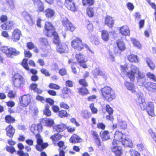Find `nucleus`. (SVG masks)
I'll use <instances>...</instances> for the list:
<instances>
[{"label": "nucleus", "instance_id": "f257e3e1", "mask_svg": "<svg viewBox=\"0 0 156 156\" xmlns=\"http://www.w3.org/2000/svg\"><path fill=\"white\" fill-rule=\"evenodd\" d=\"M42 127L40 124L36 125L33 124L30 127L31 131L34 134L36 135V138L37 140V144L36 145V148L37 150L41 151L45 148L48 146L47 143H43L42 139L38 134L40 131L41 130Z\"/></svg>", "mask_w": 156, "mask_h": 156}, {"label": "nucleus", "instance_id": "f03ea898", "mask_svg": "<svg viewBox=\"0 0 156 156\" xmlns=\"http://www.w3.org/2000/svg\"><path fill=\"white\" fill-rule=\"evenodd\" d=\"M115 139L113 140L112 146V150L117 156L121 155L122 153V148L118 146L117 141L122 143L126 139V135L122 133L119 131L115 132L114 134Z\"/></svg>", "mask_w": 156, "mask_h": 156}, {"label": "nucleus", "instance_id": "7ed1b4c3", "mask_svg": "<svg viewBox=\"0 0 156 156\" xmlns=\"http://www.w3.org/2000/svg\"><path fill=\"white\" fill-rule=\"evenodd\" d=\"M44 28L45 30L44 31V34L50 37L52 36H54L53 43L58 45L60 44L59 37L57 33L55 31V29L52 25L49 22H46Z\"/></svg>", "mask_w": 156, "mask_h": 156}, {"label": "nucleus", "instance_id": "20e7f679", "mask_svg": "<svg viewBox=\"0 0 156 156\" xmlns=\"http://www.w3.org/2000/svg\"><path fill=\"white\" fill-rule=\"evenodd\" d=\"M100 91L101 95L105 100L111 101L115 98V93L112 91V89L110 87H105L101 89Z\"/></svg>", "mask_w": 156, "mask_h": 156}, {"label": "nucleus", "instance_id": "39448f33", "mask_svg": "<svg viewBox=\"0 0 156 156\" xmlns=\"http://www.w3.org/2000/svg\"><path fill=\"white\" fill-rule=\"evenodd\" d=\"M120 67L122 72L124 73H126V76L129 78L131 81H134L135 74L138 75L140 72L138 68L133 65L131 66L130 71L127 72H126L127 69L126 66H121Z\"/></svg>", "mask_w": 156, "mask_h": 156}, {"label": "nucleus", "instance_id": "423d86ee", "mask_svg": "<svg viewBox=\"0 0 156 156\" xmlns=\"http://www.w3.org/2000/svg\"><path fill=\"white\" fill-rule=\"evenodd\" d=\"M13 86L16 87L22 86L25 83V80L23 77L18 73L15 74L12 77Z\"/></svg>", "mask_w": 156, "mask_h": 156}, {"label": "nucleus", "instance_id": "0eeeda50", "mask_svg": "<svg viewBox=\"0 0 156 156\" xmlns=\"http://www.w3.org/2000/svg\"><path fill=\"white\" fill-rule=\"evenodd\" d=\"M85 45L83 44L82 40L80 38L76 37L71 42L72 47L78 51L82 50L84 48Z\"/></svg>", "mask_w": 156, "mask_h": 156}, {"label": "nucleus", "instance_id": "6e6552de", "mask_svg": "<svg viewBox=\"0 0 156 156\" xmlns=\"http://www.w3.org/2000/svg\"><path fill=\"white\" fill-rule=\"evenodd\" d=\"M62 22L64 27L67 30L73 31L75 29V27L66 17L62 18Z\"/></svg>", "mask_w": 156, "mask_h": 156}, {"label": "nucleus", "instance_id": "1a4fd4ad", "mask_svg": "<svg viewBox=\"0 0 156 156\" xmlns=\"http://www.w3.org/2000/svg\"><path fill=\"white\" fill-rule=\"evenodd\" d=\"M138 97L136 99V101L139 105L140 109L142 110H144L146 109L147 104L145 102L144 99L143 98V94L140 92L138 94L136 93Z\"/></svg>", "mask_w": 156, "mask_h": 156}, {"label": "nucleus", "instance_id": "9d476101", "mask_svg": "<svg viewBox=\"0 0 156 156\" xmlns=\"http://www.w3.org/2000/svg\"><path fill=\"white\" fill-rule=\"evenodd\" d=\"M116 43L117 48H115L114 51L116 54H120L122 51H124L126 49V45L122 40L120 39H119L116 41Z\"/></svg>", "mask_w": 156, "mask_h": 156}, {"label": "nucleus", "instance_id": "9b49d317", "mask_svg": "<svg viewBox=\"0 0 156 156\" xmlns=\"http://www.w3.org/2000/svg\"><path fill=\"white\" fill-rule=\"evenodd\" d=\"M19 100L20 104L22 106H26L30 101V95L29 94L24 95L20 98Z\"/></svg>", "mask_w": 156, "mask_h": 156}, {"label": "nucleus", "instance_id": "f8f14e48", "mask_svg": "<svg viewBox=\"0 0 156 156\" xmlns=\"http://www.w3.org/2000/svg\"><path fill=\"white\" fill-rule=\"evenodd\" d=\"M85 57V56L84 55L80 53L77 54L76 56V58L77 61L80 63V66L84 68L87 67L85 63L87 60Z\"/></svg>", "mask_w": 156, "mask_h": 156}, {"label": "nucleus", "instance_id": "ddd939ff", "mask_svg": "<svg viewBox=\"0 0 156 156\" xmlns=\"http://www.w3.org/2000/svg\"><path fill=\"white\" fill-rule=\"evenodd\" d=\"M92 73L95 78H97L99 75L101 76L105 79H106L108 77L106 75L105 72L104 71H101L99 67L96 68L94 70L92 71Z\"/></svg>", "mask_w": 156, "mask_h": 156}, {"label": "nucleus", "instance_id": "4468645a", "mask_svg": "<svg viewBox=\"0 0 156 156\" xmlns=\"http://www.w3.org/2000/svg\"><path fill=\"white\" fill-rule=\"evenodd\" d=\"M137 78L138 85L140 86H144V84L146 81V78L144 74L140 72L137 76Z\"/></svg>", "mask_w": 156, "mask_h": 156}, {"label": "nucleus", "instance_id": "2eb2a0df", "mask_svg": "<svg viewBox=\"0 0 156 156\" xmlns=\"http://www.w3.org/2000/svg\"><path fill=\"white\" fill-rule=\"evenodd\" d=\"M147 111L149 115L154 116L155 114L154 112V105L152 102L149 101L147 104Z\"/></svg>", "mask_w": 156, "mask_h": 156}, {"label": "nucleus", "instance_id": "dca6fc26", "mask_svg": "<svg viewBox=\"0 0 156 156\" xmlns=\"http://www.w3.org/2000/svg\"><path fill=\"white\" fill-rule=\"evenodd\" d=\"M21 32L18 29H15L12 35L11 39L14 42H16L20 40Z\"/></svg>", "mask_w": 156, "mask_h": 156}, {"label": "nucleus", "instance_id": "f3484780", "mask_svg": "<svg viewBox=\"0 0 156 156\" xmlns=\"http://www.w3.org/2000/svg\"><path fill=\"white\" fill-rule=\"evenodd\" d=\"M126 88L132 93H136V87L133 83L126 81L124 83Z\"/></svg>", "mask_w": 156, "mask_h": 156}, {"label": "nucleus", "instance_id": "a211bd4d", "mask_svg": "<svg viewBox=\"0 0 156 156\" xmlns=\"http://www.w3.org/2000/svg\"><path fill=\"white\" fill-rule=\"evenodd\" d=\"M144 87L150 91L156 92V83L149 82L144 85Z\"/></svg>", "mask_w": 156, "mask_h": 156}, {"label": "nucleus", "instance_id": "6ab92c4d", "mask_svg": "<svg viewBox=\"0 0 156 156\" xmlns=\"http://www.w3.org/2000/svg\"><path fill=\"white\" fill-rule=\"evenodd\" d=\"M65 5L69 10L73 12L76 10V8L74 3L72 1L69 0H66L65 3Z\"/></svg>", "mask_w": 156, "mask_h": 156}, {"label": "nucleus", "instance_id": "aec40b11", "mask_svg": "<svg viewBox=\"0 0 156 156\" xmlns=\"http://www.w3.org/2000/svg\"><path fill=\"white\" fill-rule=\"evenodd\" d=\"M57 51L60 53L66 52L67 51V46L64 43L60 44L58 45H57L56 48Z\"/></svg>", "mask_w": 156, "mask_h": 156}, {"label": "nucleus", "instance_id": "412c9836", "mask_svg": "<svg viewBox=\"0 0 156 156\" xmlns=\"http://www.w3.org/2000/svg\"><path fill=\"white\" fill-rule=\"evenodd\" d=\"M5 130L6 131L7 135L10 138H12L15 133V129L10 125L6 127Z\"/></svg>", "mask_w": 156, "mask_h": 156}, {"label": "nucleus", "instance_id": "4be33fe9", "mask_svg": "<svg viewBox=\"0 0 156 156\" xmlns=\"http://www.w3.org/2000/svg\"><path fill=\"white\" fill-rule=\"evenodd\" d=\"M34 2L35 6H37L38 8V12H41L44 10V6L43 3L40 0H32Z\"/></svg>", "mask_w": 156, "mask_h": 156}, {"label": "nucleus", "instance_id": "5701e85b", "mask_svg": "<svg viewBox=\"0 0 156 156\" xmlns=\"http://www.w3.org/2000/svg\"><path fill=\"white\" fill-rule=\"evenodd\" d=\"M66 128V125L63 123L56 125L53 126V130L57 132H61L64 131Z\"/></svg>", "mask_w": 156, "mask_h": 156}, {"label": "nucleus", "instance_id": "b1692460", "mask_svg": "<svg viewBox=\"0 0 156 156\" xmlns=\"http://www.w3.org/2000/svg\"><path fill=\"white\" fill-rule=\"evenodd\" d=\"M120 32L124 36H129L130 34V30L127 26H123L120 29Z\"/></svg>", "mask_w": 156, "mask_h": 156}, {"label": "nucleus", "instance_id": "393cba45", "mask_svg": "<svg viewBox=\"0 0 156 156\" xmlns=\"http://www.w3.org/2000/svg\"><path fill=\"white\" fill-rule=\"evenodd\" d=\"M39 42L41 45L43 49L49 46V44L47 39L44 37H41L39 39Z\"/></svg>", "mask_w": 156, "mask_h": 156}, {"label": "nucleus", "instance_id": "a878e982", "mask_svg": "<svg viewBox=\"0 0 156 156\" xmlns=\"http://www.w3.org/2000/svg\"><path fill=\"white\" fill-rule=\"evenodd\" d=\"M20 52L15 48H10L9 53L8 54V57L13 58L14 56H16L20 55Z\"/></svg>", "mask_w": 156, "mask_h": 156}, {"label": "nucleus", "instance_id": "bb28decb", "mask_svg": "<svg viewBox=\"0 0 156 156\" xmlns=\"http://www.w3.org/2000/svg\"><path fill=\"white\" fill-rule=\"evenodd\" d=\"M121 143L123 145L126 147H128L131 148L133 146L131 140L129 138H127L126 137V139L123 140Z\"/></svg>", "mask_w": 156, "mask_h": 156}, {"label": "nucleus", "instance_id": "cd10ccee", "mask_svg": "<svg viewBox=\"0 0 156 156\" xmlns=\"http://www.w3.org/2000/svg\"><path fill=\"white\" fill-rule=\"evenodd\" d=\"M42 122L44 123L45 126L50 127H51L54 123V120L49 118L44 119Z\"/></svg>", "mask_w": 156, "mask_h": 156}, {"label": "nucleus", "instance_id": "c85d7f7f", "mask_svg": "<svg viewBox=\"0 0 156 156\" xmlns=\"http://www.w3.org/2000/svg\"><path fill=\"white\" fill-rule=\"evenodd\" d=\"M105 24L110 27H112L114 25L112 18L110 16H106L105 17Z\"/></svg>", "mask_w": 156, "mask_h": 156}, {"label": "nucleus", "instance_id": "c756f323", "mask_svg": "<svg viewBox=\"0 0 156 156\" xmlns=\"http://www.w3.org/2000/svg\"><path fill=\"white\" fill-rule=\"evenodd\" d=\"M109 132L107 131H101L100 135L103 141L106 140L110 138V136L108 135Z\"/></svg>", "mask_w": 156, "mask_h": 156}, {"label": "nucleus", "instance_id": "7c9ffc66", "mask_svg": "<svg viewBox=\"0 0 156 156\" xmlns=\"http://www.w3.org/2000/svg\"><path fill=\"white\" fill-rule=\"evenodd\" d=\"M145 60L148 66L151 69L153 70L155 68V66L152 61L148 58H145Z\"/></svg>", "mask_w": 156, "mask_h": 156}, {"label": "nucleus", "instance_id": "2f4dec72", "mask_svg": "<svg viewBox=\"0 0 156 156\" xmlns=\"http://www.w3.org/2000/svg\"><path fill=\"white\" fill-rule=\"evenodd\" d=\"M45 14L46 16L48 18L52 17L55 14L54 11L50 8H48L46 10Z\"/></svg>", "mask_w": 156, "mask_h": 156}, {"label": "nucleus", "instance_id": "473e14b6", "mask_svg": "<svg viewBox=\"0 0 156 156\" xmlns=\"http://www.w3.org/2000/svg\"><path fill=\"white\" fill-rule=\"evenodd\" d=\"M127 59L130 62L137 63L139 62L137 56L134 55H129Z\"/></svg>", "mask_w": 156, "mask_h": 156}, {"label": "nucleus", "instance_id": "72a5a7b5", "mask_svg": "<svg viewBox=\"0 0 156 156\" xmlns=\"http://www.w3.org/2000/svg\"><path fill=\"white\" fill-rule=\"evenodd\" d=\"M101 37L105 41H107L109 39L108 32L105 30H103L101 32Z\"/></svg>", "mask_w": 156, "mask_h": 156}, {"label": "nucleus", "instance_id": "f704fd0d", "mask_svg": "<svg viewBox=\"0 0 156 156\" xmlns=\"http://www.w3.org/2000/svg\"><path fill=\"white\" fill-rule=\"evenodd\" d=\"M80 138L76 135H73L70 139L69 140L70 142L72 143H75L80 142Z\"/></svg>", "mask_w": 156, "mask_h": 156}, {"label": "nucleus", "instance_id": "c9c22d12", "mask_svg": "<svg viewBox=\"0 0 156 156\" xmlns=\"http://www.w3.org/2000/svg\"><path fill=\"white\" fill-rule=\"evenodd\" d=\"M22 16L27 20L28 21H32V19L29 13L25 11H24L21 13Z\"/></svg>", "mask_w": 156, "mask_h": 156}, {"label": "nucleus", "instance_id": "e433bc0d", "mask_svg": "<svg viewBox=\"0 0 156 156\" xmlns=\"http://www.w3.org/2000/svg\"><path fill=\"white\" fill-rule=\"evenodd\" d=\"M89 36L90 37V40L92 43L96 45H98L99 44V42L96 36H93L91 34H90Z\"/></svg>", "mask_w": 156, "mask_h": 156}, {"label": "nucleus", "instance_id": "4c0bfd02", "mask_svg": "<svg viewBox=\"0 0 156 156\" xmlns=\"http://www.w3.org/2000/svg\"><path fill=\"white\" fill-rule=\"evenodd\" d=\"M146 75L147 77L150 80L154 82H156V77L153 73L150 72H148L146 74Z\"/></svg>", "mask_w": 156, "mask_h": 156}, {"label": "nucleus", "instance_id": "58836bf2", "mask_svg": "<svg viewBox=\"0 0 156 156\" xmlns=\"http://www.w3.org/2000/svg\"><path fill=\"white\" fill-rule=\"evenodd\" d=\"M6 3L9 6L11 9H13L15 8V4L13 0H5Z\"/></svg>", "mask_w": 156, "mask_h": 156}, {"label": "nucleus", "instance_id": "ea45409f", "mask_svg": "<svg viewBox=\"0 0 156 156\" xmlns=\"http://www.w3.org/2000/svg\"><path fill=\"white\" fill-rule=\"evenodd\" d=\"M49 107L48 105H46L45 109L43 110L44 114L46 116H49L51 115V112L49 109Z\"/></svg>", "mask_w": 156, "mask_h": 156}, {"label": "nucleus", "instance_id": "a19ab883", "mask_svg": "<svg viewBox=\"0 0 156 156\" xmlns=\"http://www.w3.org/2000/svg\"><path fill=\"white\" fill-rule=\"evenodd\" d=\"M78 92L80 94L82 95L87 94L89 93L88 90L85 87L80 88L79 89Z\"/></svg>", "mask_w": 156, "mask_h": 156}, {"label": "nucleus", "instance_id": "79ce46f5", "mask_svg": "<svg viewBox=\"0 0 156 156\" xmlns=\"http://www.w3.org/2000/svg\"><path fill=\"white\" fill-rule=\"evenodd\" d=\"M6 122L7 123H13L15 120V119L10 115H6L5 117Z\"/></svg>", "mask_w": 156, "mask_h": 156}, {"label": "nucleus", "instance_id": "37998d69", "mask_svg": "<svg viewBox=\"0 0 156 156\" xmlns=\"http://www.w3.org/2000/svg\"><path fill=\"white\" fill-rule=\"evenodd\" d=\"M61 137V135L60 134L57 133L51 136L50 138L53 141H55L60 140Z\"/></svg>", "mask_w": 156, "mask_h": 156}, {"label": "nucleus", "instance_id": "c03bdc74", "mask_svg": "<svg viewBox=\"0 0 156 156\" xmlns=\"http://www.w3.org/2000/svg\"><path fill=\"white\" fill-rule=\"evenodd\" d=\"M27 59H24L23 60L21 64L24 68L26 70H29V69L27 64Z\"/></svg>", "mask_w": 156, "mask_h": 156}, {"label": "nucleus", "instance_id": "a18cd8bd", "mask_svg": "<svg viewBox=\"0 0 156 156\" xmlns=\"http://www.w3.org/2000/svg\"><path fill=\"white\" fill-rule=\"evenodd\" d=\"M131 41L135 46L139 48H140L141 45L140 42L134 38H131Z\"/></svg>", "mask_w": 156, "mask_h": 156}, {"label": "nucleus", "instance_id": "49530a36", "mask_svg": "<svg viewBox=\"0 0 156 156\" xmlns=\"http://www.w3.org/2000/svg\"><path fill=\"white\" fill-rule=\"evenodd\" d=\"M87 13L89 16H93L94 14L93 9L91 8H88L87 9Z\"/></svg>", "mask_w": 156, "mask_h": 156}, {"label": "nucleus", "instance_id": "de8ad7c7", "mask_svg": "<svg viewBox=\"0 0 156 156\" xmlns=\"http://www.w3.org/2000/svg\"><path fill=\"white\" fill-rule=\"evenodd\" d=\"M131 156H140L139 153L135 150L131 149L130 151Z\"/></svg>", "mask_w": 156, "mask_h": 156}, {"label": "nucleus", "instance_id": "09e8293b", "mask_svg": "<svg viewBox=\"0 0 156 156\" xmlns=\"http://www.w3.org/2000/svg\"><path fill=\"white\" fill-rule=\"evenodd\" d=\"M59 116L61 118L64 117H66L67 116L68 114L67 112L65 110H61L59 112Z\"/></svg>", "mask_w": 156, "mask_h": 156}, {"label": "nucleus", "instance_id": "8fccbe9b", "mask_svg": "<svg viewBox=\"0 0 156 156\" xmlns=\"http://www.w3.org/2000/svg\"><path fill=\"white\" fill-rule=\"evenodd\" d=\"M83 4V5H85L87 4L89 5H91L94 3L93 0H82Z\"/></svg>", "mask_w": 156, "mask_h": 156}, {"label": "nucleus", "instance_id": "3c124183", "mask_svg": "<svg viewBox=\"0 0 156 156\" xmlns=\"http://www.w3.org/2000/svg\"><path fill=\"white\" fill-rule=\"evenodd\" d=\"M106 111L110 115H112L113 113V110L112 108L108 105H107L106 106Z\"/></svg>", "mask_w": 156, "mask_h": 156}, {"label": "nucleus", "instance_id": "603ef678", "mask_svg": "<svg viewBox=\"0 0 156 156\" xmlns=\"http://www.w3.org/2000/svg\"><path fill=\"white\" fill-rule=\"evenodd\" d=\"M90 108L93 113H96L97 112L98 109L94 107V103H91L90 105Z\"/></svg>", "mask_w": 156, "mask_h": 156}, {"label": "nucleus", "instance_id": "864d4df0", "mask_svg": "<svg viewBox=\"0 0 156 156\" xmlns=\"http://www.w3.org/2000/svg\"><path fill=\"white\" fill-rule=\"evenodd\" d=\"M49 87L51 89L56 90H58L60 88L58 85L52 83H50L49 85Z\"/></svg>", "mask_w": 156, "mask_h": 156}, {"label": "nucleus", "instance_id": "5fc2aeb1", "mask_svg": "<svg viewBox=\"0 0 156 156\" xmlns=\"http://www.w3.org/2000/svg\"><path fill=\"white\" fill-rule=\"evenodd\" d=\"M90 113L88 112L87 110L83 111L82 113V115L85 119H87L89 117L90 114Z\"/></svg>", "mask_w": 156, "mask_h": 156}, {"label": "nucleus", "instance_id": "6e6d98bb", "mask_svg": "<svg viewBox=\"0 0 156 156\" xmlns=\"http://www.w3.org/2000/svg\"><path fill=\"white\" fill-rule=\"evenodd\" d=\"M6 149L7 151L12 153H13L15 151V148L12 146H7Z\"/></svg>", "mask_w": 156, "mask_h": 156}, {"label": "nucleus", "instance_id": "4d7b16f0", "mask_svg": "<svg viewBox=\"0 0 156 156\" xmlns=\"http://www.w3.org/2000/svg\"><path fill=\"white\" fill-rule=\"evenodd\" d=\"M2 52L5 53L8 57V54L9 53L10 48H8L7 46H5L3 47L2 49Z\"/></svg>", "mask_w": 156, "mask_h": 156}, {"label": "nucleus", "instance_id": "13d9d810", "mask_svg": "<svg viewBox=\"0 0 156 156\" xmlns=\"http://www.w3.org/2000/svg\"><path fill=\"white\" fill-rule=\"evenodd\" d=\"M58 73L62 76L65 75L67 73L66 69L65 68H62L59 70Z\"/></svg>", "mask_w": 156, "mask_h": 156}, {"label": "nucleus", "instance_id": "bf43d9fd", "mask_svg": "<svg viewBox=\"0 0 156 156\" xmlns=\"http://www.w3.org/2000/svg\"><path fill=\"white\" fill-rule=\"evenodd\" d=\"M41 71L42 73L45 75L46 76H49L50 75L48 71L46 69L43 68L41 70Z\"/></svg>", "mask_w": 156, "mask_h": 156}, {"label": "nucleus", "instance_id": "052dcab7", "mask_svg": "<svg viewBox=\"0 0 156 156\" xmlns=\"http://www.w3.org/2000/svg\"><path fill=\"white\" fill-rule=\"evenodd\" d=\"M137 148L140 151H143L144 149V147L143 144L140 143L137 144Z\"/></svg>", "mask_w": 156, "mask_h": 156}, {"label": "nucleus", "instance_id": "680f3d73", "mask_svg": "<svg viewBox=\"0 0 156 156\" xmlns=\"http://www.w3.org/2000/svg\"><path fill=\"white\" fill-rule=\"evenodd\" d=\"M36 100L38 101H41L42 103H44L45 102V100L43 97L38 95L36 96Z\"/></svg>", "mask_w": 156, "mask_h": 156}, {"label": "nucleus", "instance_id": "e2e57ef3", "mask_svg": "<svg viewBox=\"0 0 156 156\" xmlns=\"http://www.w3.org/2000/svg\"><path fill=\"white\" fill-rule=\"evenodd\" d=\"M62 92L64 94H68L71 93V90L69 88L65 87L63 88Z\"/></svg>", "mask_w": 156, "mask_h": 156}, {"label": "nucleus", "instance_id": "0e129e2a", "mask_svg": "<svg viewBox=\"0 0 156 156\" xmlns=\"http://www.w3.org/2000/svg\"><path fill=\"white\" fill-rule=\"evenodd\" d=\"M79 83L83 86L84 87L87 86V83L86 80L84 79H81L79 80Z\"/></svg>", "mask_w": 156, "mask_h": 156}, {"label": "nucleus", "instance_id": "69168bd1", "mask_svg": "<svg viewBox=\"0 0 156 156\" xmlns=\"http://www.w3.org/2000/svg\"><path fill=\"white\" fill-rule=\"evenodd\" d=\"M17 154L20 156H29V154L27 153H24L22 151H18Z\"/></svg>", "mask_w": 156, "mask_h": 156}, {"label": "nucleus", "instance_id": "338daca9", "mask_svg": "<svg viewBox=\"0 0 156 156\" xmlns=\"http://www.w3.org/2000/svg\"><path fill=\"white\" fill-rule=\"evenodd\" d=\"M6 24L7 27H8V30L12 28L13 26L14 22L12 21H10L6 22Z\"/></svg>", "mask_w": 156, "mask_h": 156}, {"label": "nucleus", "instance_id": "774afa93", "mask_svg": "<svg viewBox=\"0 0 156 156\" xmlns=\"http://www.w3.org/2000/svg\"><path fill=\"white\" fill-rule=\"evenodd\" d=\"M127 6L128 9L130 11L133 10L134 8L133 5L131 2H128L127 4Z\"/></svg>", "mask_w": 156, "mask_h": 156}]
</instances>
